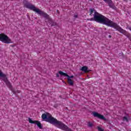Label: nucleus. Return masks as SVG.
<instances>
[{"mask_svg":"<svg viewBox=\"0 0 131 131\" xmlns=\"http://www.w3.org/2000/svg\"><path fill=\"white\" fill-rule=\"evenodd\" d=\"M88 21H95L100 24H103L109 27L111 20L105 17L104 15L98 13L97 11L94 12V18H91L87 19Z\"/></svg>","mask_w":131,"mask_h":131,"instance_id":"1","label":"nucleus"},{"mask_svg":"<svg viewBox=\"0 0 131 131\" xmlns=\"http://www.w3.org/2000/svg\"><path fill=\"white\" fill-rule=\"evenodd\" d=\"M25 7L27 8V9H29V10H32V11H34V12H35L38 14V15H40V16H42L44 17V18H46V19H50V16L48 15V14L46 13L45 12L40 10L38 8H36L35 6L32 4H31L30 2H28V1H24V2Z\"/></svg>","mask_w":131,"mask_h":131,"instance_id":"2","label":"nucleus"},{"mask_svg":"<svg viewBox=\"0 0 131 131\" xmlns=\"http://www.w3.org/2000/svg\"><path fill=\"white\" fill-rule=\"evenodd\" d=\"M108 27H112V28L116 29L118 31L120 32V33H122L123 34H124V35H125V36H126L127 34V32H126V31L123 30L116 23H115L112 20L111 21Z\"/></svg>","mask_w":131,"mask_h":131,"instance_id":"3","label":"nucleus"},{"mask_svg":"<svg viewBox=\"0 0 131 131\" xmlns=\"http://www.w3.org/2000/svg\"><path fill=\"white\" fill-rule=\"evenodd\" d=\"M0 40L4 43H13L12 40L4 33L0 34Z\"/></svg>","mask_w":131,"mask_h":131,"instance_id":"4","label":"nucleus"},{"mask_svg":"<svg viewBox=\"0 0 131 131\" xmlns=\"http://www.w3.org/2000/svg\"><path fill=\"white\" fill-rule=\"evenodd\" d=\"M0 77H2L3 78V80L5 82L7 85L9 86V88H12L11 83H10V81H9V80H8V77H7V75L4 74V73H3V72H2L1 70H0Z\"/></svg>","mask_w":131,"mask_h":131,"instance_id":"5","label":"nucleus"},{"mask_svg":"<svg viewBox=\"0 0 131 131\" xmlns=\"http://www.w3.org/2000/svg\"><path fill=\"white\" fill-rule=\"evenodd\" d=\"M28 119H29V122L30 123H32L33 124H36L37 126H38L39 128H40V129H42V125L41 124V123H40V122H39V121H36V120L33 121L30 118H28Z\"/></svg>","mask_w":131,"mask_h":131,"instance_id":"6","label":"nucleus"},{"mask_svg":"<svg viewBox=\"0 0 131 131\" xmlns=\"http://www.w3.org/2000/svg\"><path fill=\"white\" fill-rule=\"evenodd\" d=\"M94 117H97V118H99V119H101L102 120H107V119L105 118V117L103 115H101L96 112H93L92 113Z\"/></svg>","mask_w":131,"mask_h":131,"instance_id":"7","label":"nucleus"},{"mask_svg":"<svg viewBox=\"0 0 131 131\" xmlns=\"http://www.w3.org/2000/svg\"><path fill=\"white\" fill-rule=\"evenodd\" d=\"M105 3H107L108 4V6L110 8H112V9H113L114 10H115L116 9V7H115V5L113 4V2H112V0H103Z\"/></svg>","mask_w":131,"mask_h":131,"instance_id":"8","label":"nucleus"},{"mask_svg":"<svg viewBox=\"0 0 131 131\" xmlns=\"http://www.w3.org/2000/svg\"><path fill=\"white\" fill-rule=\"evenodd\" d=\"M59 74L61 75V76H65L66 77H68V78H70V79H71V78H73L74 77V76L72 75V76H69L67 73H64L62 72L61 71H58Z\"/></svg>","mask_w":131,"mask_h":131,"instance_id":"9","label":"nucleus"},{"mask_svg":"<svg viewBox=\"0 0 131 131\" xmlns=\"http://www.w3.org/2000/svg\"><path fill=\"white\" fill-rule=\"evenodd\" d=\"M48 23H49V24L51 25V27L56 26V25H57V23L56 22L54 21V20H53V19H52V18H51V17L50 18H49V19H48Z\"/></svg>","mask_w":131,"mask_h":131,"instance_id":"10","label":"nucleus"},{"mask_svg":"<svg viewBox=\"0 0 131 131\" xmlns=\"http://www.w3.org/2000/svg\"><path fill=\"white\" fill-rule=\"evenodd\" d=\"M80 70H81V71H83V72H85V73H88V72H90V71H92V70H89V68H88V67L86 66L82 67L80 69Z\"/></svg>","mask_w":131,"mask_h":131,"instance_id":"11","label":"nucleus"},{"mask_svg":"<svg viewBox=\"0 0 131 131\" xmlns=\"http://www.w3.org/2000/svg\"><path fill=\"white\" fill-rule=\"evenodd\" d=\"M68 83H69V84H70V85H72L73 86L74 84V83H73V81H72V80L70 78H68Z\"/></svg>","mask_w":131,"mask_h":131,"instance_id":"12","label":"nucleus"},{"mask_svg":"<svg viewBox=\"0 0 131 131\" xmlns=\"http://www.w3.org/2000/svg\"><path fill=\"white\" fill-rule=\"evenodd\" d=\"M88 127H93V126H94V124H93L92 122H88Z\"/></svg>","mask_w":131,"mask_h":131,"instance_id":"13","label":"nucleus"},{"mask_svg":"<svg viewBox=\"0 0 131 131\" xmlns=\"http://www.w3.org/2000/svg\"><path fill=\"white\" fill-rule=\"evenodd\" d=\"M123 121H126L127 122H128V119H127V117H126V116L123 117Z\"/></svg>","mask_w":131,"mask_h":131,"instance_id":"14","label":"nucleus"},{"mask_svg":"<svg viewBox=\"0 0 131 131\" xmlns=\"http://www.w3.org/2000/svg\"><path fill=\"white\" fill-rule=\"evenodd\" d=\"M97 12L96 10H95L94 9H90V15H91L92 14H93V12Z\"/></svg>","mask_w":131,"mask_h":131,"instance_id":"15","label":"nucleus"},{"mask_svg":"<svg viewBox=\"0 0 131 131\" xmlns=\"http://www.w3.org/2000/svg\"><path fill=\"white\" fill-rule=\"evenodd\" d=\"M97 129L99 131H104V130H103V129L99 126H97Z\"/></svg>","mask_w":131,"mask_h":131,"instance_id":"16","label":"nucleus"},{"mask_svg":"<svg viewBox=\"0 0 131 131\" xmlns=\"http://www.w3.org/2000/svg\"><path fill=\"white\" fill-rule=\"evenodd\" d=\"M126 36L127 37H128V38H129V37H130V34H127V35H126Z\"/></svg>","mask_w":131,"mask_h":131,"instance_id":"17","label":"nucleus"},{"mask_svg":"<svg viewBox=\"0 0 131 131\" xmlns=\"http://www.w3.org/2000/svg\"><path fill=\"white\" fill-rule=\"evenodd\" d=\"M74 18H78V15L77 14H75L74 15Z\"/></svg>","mask_w":131,"mask_h":131,"instance_id":"18","label":"nucleus"},{"mask_svg":"<svg viewBox=\"0 0 131 131\" xmlns=\"http://www.w3.org/2000/svg\"><path fill=\"white\" fill-rule=\"evenodd\" d=\"M126 28H127V29H129V30H130V31H131V27H130L127 26V27H126Z\"/></svg>","mask_w":131,"mask_h":131,"instance_id":"19","label":"nucleus"},{"mask_svg":"<svg viewBox=\"0 0 131 131\" xmlns=\"http://www.w3.org/2000/svg\"><path fill=\"white\" fill-rule=\"evenodd\" d=\"M11 91H12V93H13V94H16V92L15 91H14V89H11Z\"/></svg>","mask_w":131,"mask_h":131,"instance_id":"20","label":"nucleus"},{"mask_svg":"<svg viewBox=\"0 0 131 131\" xmlns=\"http://www.w3.org/2000/svg\"><path fill=\"white\" fill-rule=\"evenodd\" d=\"M56 77H60V75H59V73L56 74Z\"/></svg>","mask_w":131,"mask_h":131,"instance_id":"21","label":"nucleus"},{"mask_svg":"<svg viewBox=\"0 0 131 131\" xmlns=\"http://www.w3.org/2000/svg\"><path fill=\"white\" fill-rule=\"evenodd\" d=\"M10 47H12V48H14V47H15V45H12L10 46Z\"/></svg>","mask_w":131,"mask_h":131,"instance_id":"22","label":"nucleus"},{"mask_svg":"<svg viewBox=\"0 0 131 131\" xmlns=\"http://www.w3.org/2000/svg\"><path fill=\"white\" fill-rule=\"evenodd\" d=\"M108 37H109L110 38H111V37H112V36H111V35H108Z\"/></svg>","mask_w":131,"mask_h":131,"instance_id":"23","label":"nucleus"},{"mask_svg":"<svg viewBox=\"0 0 131 131\" xmlns=\"http://www.w3.org/2000/svg\"><path fill=\"white\" fill-rule=\"evenodd\" d=\"M129 40H130L131 41V37H129Z\"/></svg>","mask_w":131,"mask_h":131,"instance_id":"24","label":"nucleus"},{"mask_svg":"<svg viewBox=\"0 0 131 131\" xmlns=\"http://www.w3.org/2000/svg\"><path fill=\"white\" fill-rule=\"evenodd\" d=\"M57 13H59V11H58V10H57Z\"/></svg>","mask_w":131,"mask_h":131,"instance_id":"25","label":"nucleus"},{"mask_svg":"<svg viewBox=\"0 0 131 131\" xmlns=\"http://www.w3.org/2000/svg\"><path fill=\"white\" fill-rule=\"evenodd\" d=\"M125 2V1H126V0H124Z\"/></svg>","mask_w":131,"mask_h":131,"instance_id":"26","label":"nucleus"}]
</instances>
